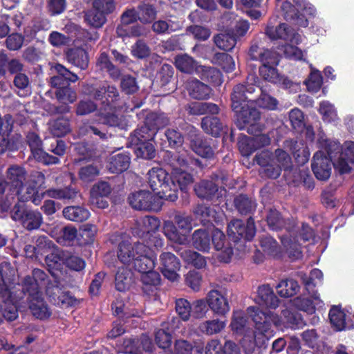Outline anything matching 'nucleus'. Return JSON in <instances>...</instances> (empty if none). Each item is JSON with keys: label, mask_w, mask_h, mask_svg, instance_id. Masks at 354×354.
I'll use <instances>...</instances> for the list:
<instances>
[{"label": "nucleus", "mask_w": 354, "mask_h": 354, "mask_svg": "<svg viewBox=\"0 0 354 354\" xmlns=\"http://www.w3.org/2000/svg\"><path fill=\"white\" fill-rule=\"evenodd\" d=\"M319 147L326 150L330 159L322 151L315 153L312 163V169L315 177L319 180H326L332 171L330 162L335 169L339 174L348 173L354 163V142H346L342 147L338 142L328 140L325 135H321L318 139Z\"/></svg>", "instance_id": "f257e3e1"}, {"label": "nucleus", "mask_w": 354, "mask_h": 354, "mask_svg": "<svg viewBox=\"0 0 354 354\" xmlns=\"http://www.w3.org/2000/svg\"><path fill=\"white\" fill-rule=\"evenodd\" d=\"M257 78L251 75L248 78V86L236 85L232 95V107L236 115V124L239 129H247L250 133L261 131L259 112L253 108V102L245 95V93L252 94L258 86L253 85Z\"/></svg>", "instance_id": "f03ea898"}, {"label": "nucleus", "mask_w": 354, "mask_h": 354, "mask_svg": "<svg viewBox=\"0 0 354 354\" xmlns=\"http://www.w3.org/2000/svg\"><path fill=\"white\" fill-rule=\"evenodd\" d=\"M248 313L251 316L255 326L254 337L261 342L272 336V323L277 326H283L292 328H297L304 325L300 314L293 313L286 308L281 312L280 317L275 316L270 312H262L256 307H249Z\"/></svg>", "instance_id": "7ed1b4c3"}, {"label": "nucleus", "mask_w": 354, "mask_h": 354, "mask_svg": "<svg viewBox=\"0 0 354 354\" xmlns=\"http://www.w3.org/2000/svg\"><path fill=\"white\" fill-rule=\"evenodd\" d=\"M44 180L45 177L42 173L39 171L32 173L25 187L22 185L17 192L19 199L23 201H31L35 205H38L44 194L57 199H71L76 195L75 189L68 187L60 189H52L40 194L39 189L44 184Z\"/></svg>", "instance_id": "20e7f679"}, {"label": "nucleus", "mask_w": 354, "mask_h": 354, "mask_svg": "<svg viewBox=\"0 0 354 354\" xmlns=\"http://www.w3.org/2000/svg\"><path fill=\"white\" fill-rule=\"evenodd\" d=\"M93 97L100 100L102 105L100 108V122L109 126H118L120 120L115 111L118 106L119 93L115 86L104 85L95 91Z\"/></svg>", "instance_id": "39448f33"}, {"label": "nucleus", "mask_w": 354, "mask_h": 354, "mask_svg": "<svg viewBox=\"0 0 354 354\" xmlns=\"http://www.w3.org/2000/svg\"><path fill=\"white\" fill-rule=\"evenodd\" d=\"M148 183L159 199L175 201L178 198V186L171 176L162 168H153L148 172Z\"/></svg>", "instance_id": "423d86ee"}, {"label": "nucleus", "mask_w": 354, "mask_h": 354, "mask_svg": "<svg viewBox=\"0 0 354 354\" xmlns=\"http://www.w3.org/2000/svg\"><path fill=\"white\" fill-rule=\"evenodd\" d=\"M256 160L262 168L261 172L271 178H277L282 168L286 169L291 165L289 155L281 149L276 150L275 156L272 158H270L269 151H262L256 156Z\"/></svg>", "instance_id": "0eeeda50"}, {"label": "nucleus", "mask_w": 354, "mask_h": 354, "mask_svg": "<svg viewBox=\"0 0 354 354\" xmlns=\"http://www.w3.org/2000/svg\"><path fill=\"white\" fill-rule=\"evenodd\" d=\"M198 161L189 156L186 150L178 151L172 162L173 171L171 173V181L178 186V189L185 190L193 183L192 176L185 169L190 165H197Z\"/></svg>", "instance_id": "6e6552de"}, {"label": "nucleus", "mask_w": 354, "mask_h": 354, "mask_svg": "<svg viewBox=\"0 0 354 354\" xmlns=\"http://www.w3.org/2000/svg\"><path fill=\"white\" fill-rule=\"evenodd\" d=\"M176 223L182 230L181 232H179L175 225L169 221L164 223L163 232L170 241L180 245H185L188 243V234L192 227L191 218L189 216H177Z\"/></svg>", "instance_id": "1a4fd4ad"}, {"label": "nucleus", "mask_w": 354, "mask_h": 354, "mask_svg": "<svg viewBox=\"0 0 354 354\" xmlns=\"http://www.w3.org/2000/svg\"><path fill=\"white\" fill-rule=\"evenodd\" d=\"M145 245L140 242H121L118 246V257L127 267L132 268L139 256L145 252Z\"/></svg>", "instance_id": "9d476101"}, {"label": "nucleus", "mask_w": 354, "mask_h": 354, "mask_svg": "<svg viewBox=\"0 0 354 354\" xmlns=\"http://www.w3.org/2000/svg\"><path fill=\"white\" fill-rule=\"evenodd\" d=\"M160 199L149 191L142 190L132 193L129 196L131 206L138 210L158 211L161 206Z\"/></svg>", "instance_id": "9b49d317"}, {"label": "nucleus", "mask_w": 354, "mask_h": 354, "mask_svg": "<svg viewBox=\"0 0 354 354\" xmlns=\"http://www.w3.org/2000/svg\"><path fill=\"white\" fill-rule=\"evenodd\" d=\"M12 218L21 222L23 226L28 230L39 228L42 223V216L40 212L27 209L24 208V205L19 204L15 205L12 212Z\"/></svg>", "instance_id": "f8f14e48"}, {"label": "nucleus", "mask_w": 354, "mask_h": 354, "mask_svg": "<svg viewBox=\"0 0 354 354\" xmlns=\"http://www.w3.org/2000/svg\"><path fill=\"white\" fill-rule=\"evenodd\" d=\"M278 64V59L276 55L265 62L262 66L259 68L261 76L268 82L274 84L282 86L285 88H290L292 85L287 78L280 75L277 69L273 67L274 65Z\"/></svg>", "instance_id": "ddd939ff"}, {"label": "nucleus", "mask_w": 354, "mask_h": 354, "mask_svg": "<svg viewBox=\"0 0 354 354\" xmlns=\"http://www.w3.org/2000/svg\"><path fill=\"white\" fill-rule=\"evenodd\" d=\"M254 222L252 218H249L246 224L239 219L232 221L227 227L228 235L232 237L234 241L241 239L251 240L255 235Z\"/></svg>", "instance_id": "4468645a"}, {"label": "nucleus", "mask_w": 354, "mask_h": 354, "mask_svg": "<svg viewBox=\"0 0 354 354\" xmlns=\"http://www.w3.org/2000/svg\"><path fill=\"white\" fill-rule=\"evenodd\" d=\"M206 300L209 308L216 315L223 316L230 310L225 290H210L207 295Z\"/></svg>", "instance_id": "2eb2a0df"}, {"label": "nucleus", "mask_w": 354, "mask_h": 354, "mask_svg": "<svg viewBox=\"0 0 354 354\" xmlns=\"http://www.w3.org/2000/svg\"><path fill=\"white\" fill-rule=\"evenodd\" d=\"M24 180L25 171L19 167H11L7 172L6 180L0 178V193H4L6 189L17 193L21 187Z\"/></svg>", "instance_id": "dca6fc26"}, {"label": "nucleus", "mask_w": 354, "mask_h": 354, "mask_svg": "<svg viewBox=\"0 0 354 354\" xmlns=\"http://www.w3.org/2000/svg\"><path fill=\"white\" fill-rule=\"evenodd\" d=\"M266 34L272 40L281 39L296 44L301 41V36L295 33V30L286 24H281L274 27L271 22H269L266 29Z\"/></svg>", "instance_id": "f3484780"}, {"label": "nucleus", "mask_w": 354, "mask_h": 354, "mask_svg": "<svg viewBox=\"0 0 354 354\" xmlns=\"http://www.w3.org/2000/svg\"><path fill=\"white\" fill-rule=\"evenodd\" d=\"M0 301L3 304L0 303L1 308H3V311L0 310V323L4 318L8 321L15 319L18 316L17 310L11 300L10 292L4 281H0Z\"/></svg>", "instance_id": "a211bd4d"}, {"label": "nucleus", "mask_w": 354, "mask_h": 354, "mask_svg": "<svg viewBox=\"0 0 354 354\" xmlns=\"http://www.w3.org/2000/svg\"><path fill=\"white\" fill-rule=\"evenodd\" d=\"M210 232L212 243L218 252L217 257L221 261L228 262L232 255V249L226 242L225 234L217 228L213 229Z\"/></svg>", "instance_id": "6ab92c4d"}, {"label": "nucleus", "mask_w": 354, "mask_h": 354, "mask_svg": "<svg viewBox=\"0 0 354 354\" xmlns=\"http://www.w3.org/2000/svg\"><path fill=\"white\" fill-rule=\"evenodd\" d=\"M162 274L171 281L179 278L178 272L180 268L179 260L171 252H164L160 257Z\"/></svg>", "instance_id": "aec40b11"}, {"label": "nucleus", "mask_w": 354, "mask_h": 354, "mask_svg": "<svg viewBox=\"0 0 354 354\" xmlns=\"http://www.w3.org/2000/svg\"><path fill=\"white\" fill-rule=\"evenodd\" d=\"M189 137L191 148L196 154L205 158L213 157L214 151L209 144L196 133V129L193 127L190 128Z\"/></svg>", "instance_id": "412c9836"}, {"label": "nucleus", "mask_w": 354, "mask_h": 354, "mask_svg": "<svg viewBox=\"0 0 354 354\" xmlns=\"http://www.w3.org/2000/svg\"><path fill=\"white\" fill-rule=\"evenodd\" d=\"M329 319L332 326L338 331L350 329L354 326V322H351L345 311L337 306L331 308L329 311Z\"/></svg>", "instance_id": "4be33fe9"}, {"label": "nucleus", "mask_w": 354, "mask_h": 354, "mask_svg": "<svg viewBox=\"0 0 354 354\" xmlns=\"http://www.w3.org/2000/svg\"><path fill=\"white\" fill-rule=\"evenodd\" d=\"M292 306L297 309L312 315L315 312L316 308L322 307V301L317 293L312 295L311 299L299 297L292 301Z\"/></svg>", "instance_id": "5701e85b"}, {"label": "nucleus", "mask_w": 354, "mask_h": 354, "mask_svg": "<svg viewBox=\"0 0 354 354\" xmlns=\"http://www.w3.org/2000/svg\"><path fill=\"white\" fill-rule=\"evenodd\" d=\"M77 230L72 225L66 227L56 226L50 231V236L54 238L57 243L68 245H70L77 237Z\"/></svg>", "instance_id": "b1692460"}, {"label": "nucleus", "mask_w": 354, "mask_h": 354, "mask_svg": "<svg viewBox=\"0 0 354 354\" xmlns=\"http://www.w3.org/2000/svg\"><path fill=\"white\" fill-rule=\"evenodd\" d=\"M138 258L133 268L139 272H146L153 270L156 264V255L151 248L145 246V252Z\"/></svg>", "instance_id": "393cba45"}, {"label": "nucleus", "mask_w": 354, "mask_h": 354, "mask_svg": "<svg viewBox=\"0 0 354 354\" xmlns=\"http://www.w3.org/2000/svg\"><path fill=\"white\" fill-rule=\"evenodd\" d=\"M176 67L183 73H199L205 71L204 67L198 64L193 58L187 55H178L175 58Z\"/></svg>", "instance_id": "a878e982"}, {"label": "nucleus", "mask_w": 354, "mask_h": 354, "mask_svg": "<svg viewBox=\"0 0 354 354\" xmlns=\"http://www.w3.org/2000/svg\"><path fill=\"white\" fill-rule=\"evenodd\" d=\"M256 300L259 305L270 308H275L279 305L277 297L268 285H263L259 288Z\"/></svg>", "instance_id": "bb28decb"}, {"label": "nucleus", "mask_w": 354, "mask_h": 354, "mask_svg": "<svg viewBox=\"0 0 354 354\" xmlns=\"http://www.w3.org/2000/svg\"><path fill=\"white\" fill-rule=\"evenodd\" d=\"M130 164V158L126 153L113 155L109 159L107 168L111 173H121L127 170Z\"/></svg>", "instance_id": "cd10ccee"}, {"label": "nucleus", "mask_w": 354, "mask_h": 354, "mask_svg": "<svg viewBox=\"0 0 354 354\" xmlns=\"http://www.w3.org/2000/svg\"><path fill=\"white\" fill-rule=\"evenodd\" d=\"M288 234L283 235L281 237L282 245L290 258L297 259L301 257V245L296 241L292 239L290 227H286Z\"/></svg>", "instance_id": "c85d7f7f"}, {"label": "nucleus", "mask_w": 354, "mask_h": 354, "mask_svg": "<svg viewBox=\"0 0 354 354\" xmlns=\"http://www.w3.org/2000/svg\"><path fill=\"white\" fill-rule=\"evenodd\" d=\"M46 278V274L40 269H34L32 278L26 277L24 280V290L28 292L29 295L40 294L39 291V283L44 281Z\"/></svg>", "instance_id": "c756f323"}, {"label": "nucleus", "mask_w": 354, "mask_h": 354, "mask_svg": "<svg viewBox=\"0 0 354 354\" xmlns=\"http://www.w3.org/2000/svg\"><path fill=\"white\" fill-rule=\"evenodd\" d=\"M68 61L74 66L84 70L88 65V57L86 50L82 48H73L68 50Z\"/></svg>", "instance_id": "7c9ffc66"}, {"label": "nucleus", "mask_w": 354, "mask_h": 354, "mask_svg": "<svg viewBox=\"0 0 354 354\" xmlns=\"http://www.w3.org/2000/svg\"><path fill=\"white\" fill-rule=\"evenodd\" d=\"M227 322L221 319L206 320L200 324L199 331L207 335H214L220 333L225 328Z\"/></svg>", "instance_id": "2f4dec72"}, {"label": "nucleus", "mask_w": 354, "mask_h": 354, "mask_svg": "<svg viewBox=\"0 0 354 354\" xmlns=\"http://www.w3.org/2000/svg\"><path fill=\"white\" fill-rule=\"evenodd\" d=\"M211 232L206 230H196L192 235V244L195 248L202 252H208L211 245Z\"/></svg>", "instance_id": "473e14b6"}, {"label": "nucleus", "mask_w": 354, "mask_h": 354, "mask_svg": "<svg viewBox=\"0 0 354 354\" xmlns=\"http://www.w3.org/2000/svg\"><path fill=\"white\" fill-rule=\"evenodd\" d=\"M179 324V319L174 318L171 320L170 328H167L168 331H165V329H160L156 333V342L160 348H167L170 346L171 343L170 332L178 328Z\"/></svg>", "instance_id": "72a5a7b5"}, {"label": "nucleus", "mask_w": 354, "mask_h": 354, "mask_svg": "<svg viewBox=\"0 0 354 354\" xmlns=\"http://www.w3.org/2000/svg\"><path fill=\"white\" fill-rule=\"evenodd\" d=\"M30 296V309L32 315L38 319H45L49 317L50 312L41 298L40 294H35Z\"/></svg>", "instance_id": "f704fd0d"}, {"label": "nucleus", "mask_w": 354, "mask_h": 354, "mask_svg": "<svg viewBox=\"0 0 354 354\" xmlns=\"http://www.w3.org/2000/svg\"><path fill=\"white\" fill-rule=\"evenodd\" d=\"M129 267L122 266L118 268L115 274V288L119 291H124L128 289L132 283V272Z\"/></svg>", "instance_id": "c9c22d12"}, {"label": "nucleus", "mask_w": 354, "mask_h": 354, "mask_svg": "<svg viewBox=\"0 0 354 354\" xmlns=\"http://www.w3.org/2000/svg\"><path fill=\"white\" fill-rule=\"evenodd\" d=\"M15 93L21 97H26L31 94V87L28 77L22 73H17L13 80Z\"/></svg>", "instance_id": "e433bc0d"}, {"label": "nucleus", "mask_w": 354, "mask_h": 354, "mask_svg": "<svg viewBox=\"0 0 354 354\" xmlns=\"http://www.w3.org/2000/svg\"><path fill=\"white\" fill-rule=\"evenodd\" d=\"M187 87L189 95L196 99H205L211 93V89L208 86L197 80H191L187 83Z\"/></svg>", "instance_id": "4c0bfd02"}, {"label": "nucleus", "mask_w": 354, "mask_h": 354, "mask_svg": "<svg viewBox=\"0 0 354 354\" xmlns=\"http://www.w3.org/2000/svg\"><path fill=\"white\" fill-rule=\"evenodd\" d=\"M138 236H144L145 234L149 236L151 232H155L160 226V221L153 216H145L137 222Z\"/></svg>", "instance_id": "58836bf2"}, {"label": "nucleus", "mask_w": 354, "mask_h": 354, "mask_svg": "<svg viewBox=\"0 0 354 354\" xmlns=\"http://www.w3.org/2000/svg\"><path fill=\"white\" fill-rule=\"evenodd\" d=\"M63 215L68 220L82 222L89 218L90 212L88 209L82 207L71 206L64 209Z\"/></svg>", "instance_id": "ea45409f"}, {"label": "nucleus", "mask_w": 354, "mask_h": 354, "mask_svg": "<svg viewBox=\"0 0 354 354\" xmlns=\"http://www.w3.org/2000/svg\"><path fill=\"white\" fill-rule=\"evenodd\" d=\"M187 110L193 115H203L205 113L216 114L218 113V107L212 103L196 102L190 104Z\"/></svg>", "instance_id": "a19ab883"}, {"label": "nucleus", "mask_w": 354, "mask_h": 354, "mask_svg": "<svg viewBox=\"0 0 354 354\" xmlns=\"http://www.w3.org/2000/svg\"><path fill=\"white\" fill-rule=\"evenodd\" d=\"M12 116L6 115V122L2 123L0 129V153H3L9 147V135L12 129Z\"/></svg>", "instance_id": "79ce46f5"}, {"label": "nucleus", "mask_w": 354, "mask_h": 354, "mask_svg": "<svg viewBox=\"0 0 354 354\" xmlns=\"http://www.w3.org/2000/svg\"><path fill=\"white\" fill-rule=\"evenodd\" d=\"M127 348V352L138 353L140 352V346H142L143 350L146 351H151L152 343L147 336H142L140 341L138 339H127L124 342Z\"/></svg>", "instance_id": "37998d69"}, {"label": "nucleus", "mask_w": 354, "mask_h": 354, "mask_svg": "<svg viewBox=\"0 0 354 354\" xmlns=\"http://www.w3.org/2000/svg\"><path fill=\"white\" fill-rule=\"evenodd\" d=\"M277 290L281 297H290L297 294L299 286L294 279L282 280L277 286Z\"/></svg>", "instance_id": "c03bdc74"}, {"label": "nucleus", "mask_w": 354, "mask_h": 354, "mask_svg": "<svg viewBox=\"0 0 354 354\" xmlns=\"http://www.w3.org/2000/svg\"><path fill=\"white\" fill-rule=\"evenodd\" d=\"M49 129L55 136H63L71 130L69 121L63 117L51 120L49 122Z\"/></svg>", "instance_id": "a18cd8bd"}, {"label": "nucleus", "mask_w": 354, "mask_h": 354, "mask_svg": "<svg viewBox=\"0 0 354 354\" xmlns=\"http://www.w3.org/2000/svg\"><path fill=\"white\" fill-rule=\"evenodd\" d=\"M96 64L100 70L108 72L113 79H118L120 75V71L112 64L105 53L100 54Z\"/></svg>", "instance_id": "49530a36"}, {"label": "nucleus", "mask_w": 354, "mask_h": 354, "mask_svg": "<svg viewBox=\"0 0 354 354\" xmlns=\"http://www.w3.org/2000/svg\"><path fill=\"white\" fill-rule=\"evenodd\" d=\"M194 190L200 198H212L218 192V188L212 181H202L195 186Z\"/></svg>", "instance_id": "de8ad7c7"}, {"label": "nucleus", "mask_w": 354, "mask_h": 354, "mask_svg": "<svg viewBox=\"0 0 354 354\" xmlns=\"http://www.w3.org/2000/svg\"><path fill=\"white\" fill-rule=\"evenodd\" d=\"M203 129L209 134L218 136L222 129V124L216 117H205L201 122Z\"/></svg>", "instance_id": "09e8293b"}, {"label": "nucleus", "mask_w": 354, "mask_h": 354, "mask_svg": "<svg viewBox=\"0 0 354 354\" xmlns=\"http://www.w3.org/2000/svg\"><path fill=\"white\" fill-rule=\"evenodd\" d=\"M157 133V127H152L151 124H148V120L146 119L145 124L135 132L138 142L151 141L153 139Z\"/></svg>", "instance_id": "8fccbe9b"}, {"label": "nucleus", "mask_w": 354, "mask_h": 354, "mask_svg": "<svg viewBox=\"0 0 354 354\" xmlns=\"http://www.w3.org/2000/svg\"><path fill=\"white\" fill-rule=\"evenodd\" d=\"M180 255L187 263L197 268H201L206 264L205 258L196 252L189 250H183L180 252Z\"/></svg>", "instance_id": "3c124183"}, {"label": "nucleus", "mask_w": 354, "mask_h": 354, "mask_svg": "<svg viewBox=\"0 0 354 354\" xmlns=\"http://www.w3.org/2000/svg\"><path fill=\"white\" fill-rule=\"evenodd\" d=\"M248 320L242 310L233 312L230 326L237 333H243L246 328Z\"/></svg>", "instance_id": "603ef678"}, {"label": "nucleus", "mask_w": 354, "mask_h": 354, "mask_svg": "<svg viewBox=\"0 0 354 354\" xmlns=\"http://www.w3.org/2000/svg\"><path fill=\"white\" fill-rule=\"evenodd\" d=\"M319 112L326 122H333L338 119L336 109L328 101H322L320 103Z\"/></svg>", "instance_id": "864d4df0"}, {"label": "nucleus", "mask_w": 354, "mask_h": 354, "mask_svg": "<svg viewBox=\"0 0 354 354\" xmlns=\"http://www.w3.org/2000/svg\"><path fill=\"white\" fill-rule=\"evenodd\" d=\"M214 42L219 48L230 50L235 46L236 39L229 33H221L214 37Z\"/></svg>", "instance_id": "5fc2aeb1"}, {"label": "nucleus", "mask_w": 354, "mask_h": 354, "mask_svg": "<svg viewBox=\"0 0 354 354\" xmlns=\"http://www.w3.org/2000/svg\"><path fill=\"white\" fill-rule=\"evenodd\" d=\"M180 25L171 20H158L152 25V30L158 34L169 33L180 28Z\"/></svg>", "instance_id": "6e6d98bb"}, {"label": "nucleus", "mask_w": 354, "mask_h": 354, "mask_svg": "<svg viewBox=\"0 0 354 354\" xmlns=\"http://www.w3.org/2000/svg\"><path fill=\"white\" fill-rule=\"evenodd\" d=\"M214 64L220 65L226 72H232L235 68L233 58L224 53H216L212 61Z\"/></svg>", "instance_id": "4d7b16f0"}, {"label": "nucleus", "mask_w": 354, "mask_h": 354, "mask_svg": "<svg viewBox=\"0 0 354 354\" xmlns=\"http://www.w3.org/2000/svg\"><path fill=\"white\" fill-rule=\"evenodd\" d=\"M140 273L142 274L141 281L144 285L143 290L145 292H147L151 287H155L159 284L160 274L153 270Z\"/></svg>", "instance_id": "13d9d810"}, {"label": "nucleus", "mask_w": 354, "mask_h": 354, "mask_svg": "<svg viewBox=\"0 0 354 354\" xmlns=\"http://www.w3.org/2000/svg\"><path fill=\"white\" fill-rule=\"evenodd\" d=\"M85 20L91 26L100 28L105 23L106 17L105 15L93 7L92 10L86 13Z\"/></svg>", "instance_id": "bf43d9fd"}, {"label": "nucleus", "mask_w": 354, "mask_h": 354, "mask_svg": "<svg viewBox=\"0 0 354 354\" xmlns=\"http://www.w3.org/2000/svg\"><path fill=\"white\" fill-rule=\"evenodd\" d=\"M195 213L201 216L202 222L218 221L221 216L215 209L205 206L198 207Z\"/></svg>", "instance_id": "052dcab7"}, {"label": "nucleus", "mask_w": 354, "mask_h": 354, "mask_svg": "<svg viewBox=\"0 0 354 354\" xmlns=\"http://www.w3.org/2000/svg\"><path fill=\"white\" fill-rule=\"evenodd\" d=\"M306 84L309 91L317 92L322 84V77L320 72L312 68L309 78L306 81Z\"/></svg>", "instance_id": "680f3d73"}, {"label": "nucleus", "mask_w": 354, "mask_h": 354, "mask_svg": "<svg viewBox=\"0 0 354 354\" xmlns=\"http://www.w3.org/2000/svg\"><path fill=\"white\" fill-rule=\"evenodd\" d=\"M250 56L254 60H259L262 64L267 62L269 59L272 58L274 53L269 50H265L259 48L257 45L252 46L250 49Z\"/></svg>", "instance_id": "e2e57ef3"}, {"label": "nucleus", "mask_w": 354, "mask_h": 354, "mask_svg": "<svg viewBox=\"0 0 354 354\" xmlns=\"http://www.w3.org/2000/svg\"><path fill=\"white\" fill-rule=\"evenodd\" d=\"M176 311L183 321H187L192 313L191 304L185 299H178L176 301Z\"/></svg>", "instance_id": "0e129e2a"}, {"label": "nucleus", "mask_w": 354, "mask_h": 354, "mask_svg": "<svg viewBox=\"0 0 354 354\" xmlns=\"http://www.w3.org/2000/svg\"><path fill=\"white\" fill-rule=\"evenodd\" d=\"M56 97L60 102L68 104L75 102L77 98V95L70 87L63 86L57 90Z\"/></svg>", "instance_id": "69168bd1"}, {"label": "nucleus", "mask_w": 354, "mask_h": 354, "mask_svg": "<svg viewBox=\"0 0 354 354\" xmlns=\"http://www.w3.org/2000/svg\"><path fill=\"white\" fill-rule=\"evenodd\" d=\"M100 174L99 168L93 165L83 167L79 171V176L84 182L93 180Z\"/></svg>", "instance_id": "338daca9"}, {"label": "nucleus", "mask_w": 354, "mask_h": 354, "mask_svg": "<svg viewBox=\"0 0 354 354\" xmlns=\"http://www.w3.org/2000/svg\"><path fill=\"white\" fill-rule=\"evenodd\" d=\"M137 15L142 23H150L156 18V11L151 6L144 4L140 6Z\"/></svg>", "instance_id": "774afa93"}]
</instances>
